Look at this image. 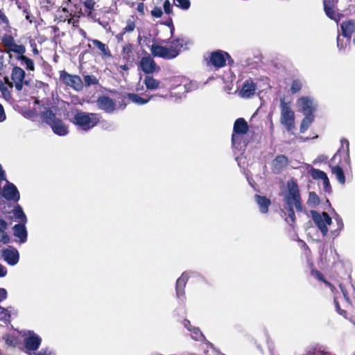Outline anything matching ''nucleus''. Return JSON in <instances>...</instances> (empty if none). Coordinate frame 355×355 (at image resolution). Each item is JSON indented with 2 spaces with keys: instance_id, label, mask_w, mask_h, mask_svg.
<instances>
[{
  "instance_id": "774afa93",
  "label": "nucleus",
  "mask_w": 355,
  "mask_h": 355,
  "mask_svg": "<svg viewBox=\"0 0 355 355\" xmlns=\"http://www.w3.org/2000/svg\"><path fill=\"white\" fill-rule=\"evenodd\" d=\"M121 69H123V70H128V67L127 65L124 64V65H121L120 67Z\"/></svg>"
},
{
  "instance_id": "c756f323",
  "label": "nucleus",
  "mask_w": 355,
  "mask_h": 355,
  "mask_svg": "<svg viewBox=\"0 0 355 355\" xmlns=\"http://www.w3.org/2000/svg\"><path fill=\"white\" fill-rule=\"evenodd\" d=\"M8 223L3 219L0 218V243L7 244L10 242V236L6 232Z\"/></svg>"
},
{
  "instance_id": "bf43d9fd",
  "label": "nucleus",
  "mask_w": 355,
  "mask_h": 355,
  "mask_svg": "<svg viewBox=\"0 0 355 355\" xmlns=\"http://www.w3.org/2000/svg\"><path fill=\"white\" fill-rule=\"evenodd\" d=\"M7 297V292L4 288H0V302Z\"/></svg>"
},
{
  "instance_id": "0eeeda50",
  "label": "nucleus",
  "mask_w": 355,
  "mask_h": 355,
  "mask_svg": "<svg viewBox=\"0 0 355 355\" xmlns=\"http://www.w3.org/2000/svg\"><path fill=\"white\" fill-rule=\"evenodd\" d=\"M1 41L6 47L5 52L8 53L12 52L17 54V55H21L26 52V47L22 44H16L13 37L10 35H5Z\"/></svg>"
},
{
  "instance_id": "473e14b6",
  "label": "nucleus",
  "mask_w": 355,
  "mask_h": 355,
  "mask_svg": "<svg viewBox=\"0 0 355 355\" xmlns=\"http://www.w3.org/2000/svg\"><path fill=\"white\" fill-rule=\"evenodd\" d=\"M305 117L302 119L300 125V132H304L311 125L314 119L313 114H304Z\"/></svg>"
},
{
  "instance_id": "69168bd1",
  "label": "nucleus",
  "mask_w": 355,
  "mask_h": 355,
  "mask_svg": "<svg viewBox=\"0 0 355 355\" xmlns=\"http://www.w3.org/2000/svg\"><path fill=\"white\" fill-rule=\"evenodd\" d=\"M1 92H2V93H3V94L4 96H6V95H7V94H9V92H8V89H7L5 86L2 87L1 88Z\"/></svg>"
},
{
  "instance_id": "864d4df0",
  "label": "nucleus",
  "mask_w": 355,
  "mask_h": 355,
  "mask_svg": "<svg viewBox=\"0 0 355 355\" xmlns=\"http://www.w3.org/2000/svg\"><path fill=\"white\" fill-rule=\"evenodd\" d=\"M52 352L49 349H42L39 352L35 353V355H51Z\"/></svg>"
},
{
  "instance_id": "4468645a",
  "label": "nucleus",
  "mask_w": 355,
  "mask_h": 355,
  "mask_svg": "<svg viewBox=\"0 0 355 355\" xmlns=\"http://www.w3.org/2000/svg\"><path fill=\"white\" fill-rule=\"evenodd\" d=\"M60 78L65 85L77 91H80L83 89V81L78 76H73L65 71H62L60 74Z\"/></svg>"
},
{
  "instance_id": "3c124183",
  "label": "nucleus",
  "mask_w": 355,
  "mask_h": 355,
  "mask_svg": "<svg viewBox=\"0 0 355 355\" xmlns=\"http://www.w3.org/2000/svg\"><path fill=\"white\" fill-rule=\"evenodd\" d=\"M96 21H97L99 25H101L104 29H105L106 31H108L110 27L109 26V23L108 21H102L101 19H95Z\"/></svg>"
},
{
  "instance_id": "58836bf2",
  "label": "nucleus",
  "mask_w": 355,
  "mask_h": 355,
  "mask_svg": "<svg viewBox=\"0 0 355 355\" xmlns=\"http://www.w3.org/2000/svg\"><path fill=\"white\" fill-rule=\"evenodd\" d=\"M190 332L191 336L193 339L198 341H201L203 340L204 336L199 328L195 327L194 328H192V330Z\"/></svg>"
},
{
  "instance_id": "2f4dec72",
  "label": "nucleus",
  "mask_w": 355,
  "mask_h": 355,
  "mask_svg": "<svg viewBox=\"0 0 355 355\" xmlns=\"http://www.w3.org/2000/svg\"><path fill=\"white\" fill-rule=\"evenodd\" d=\"M144 83L147 89L155 90L159 87L160 82L155 79L153 76H146L144 78Z\"/></svg>"
},
{
  "instance_id": "412c9836",
  "label": "nucleus",
  "mask_w": 355,
  "mask_h": 355,
  "mask_svg": "<svg viewBox=\"0 0 355 355\" xmlns=\"http://www.w3.org/2000/svg\"><path fill=\"white\" fill-rule=\"evenodd\" d=\"M340 28L343 37L347 38V43H349L352 35L355 33V21L348 20L343 22Z\"/></svg>"
},
{
  "instance_id": "20e7f679",
  "label": "nucleus",
  "mask_w": 355,
  "mask_h": 355,
  "mask_svg": "<svg viewBox=\"0 0 355 355\" xmlns=\"http://www.w3.org/2000/svg\"><path fill=\"white\" fill-rule=\"evenodd\" d=\"M281 123L286 127L288 132L295 128V114L291 109V103L286 102L284 98L280 99Z\"/></svg>"
},
{
  "instance_id": "5fc2aeb1",
  "label": "nucleus",
  "mask_w": 355,
  "mask_h": 355,
  "mask_svg": "<svg viewBox=\"0 0 355 355\" xmlns=\"http://www.w3.org/2000/svg\"><path fill=\"white\" fill-rule=\"evenodd\" d=\"M6 116L5 114L3 106L0 104V122H3L6 120Z\"/></svg>"
},
{
  "instance_id": "e433bc0d",
  "label": "nucleus",
  "mask_w": 355,
  "mask_h": 355,
  "mask_svg": "<svg viewBox=\"0 0 355 355\" xmlns=\"http://www.w3.org/2000/svg\"><path fill=\"white\" fill-rule=\"evenodd\" d=\"M335 220L337 224V229L331 232V234L333 235L334 238L337 237L339 235L340 231L344 227L343 220L338 215H337L335 218Z\"/></svg>"
},
{
  "instance_id": "09e8293b",
  "label": "nucleus",
  "mask_w": 355,
  "mask_h": 355,
  "mask_svg": "<svg viewBox=\"0 0 355 355\" xmlns=\"http://www.w3.org/2000/svg\"><path fill=\"white\" fill-rule=\"evenodd\" d=\"M162 10L160 8H158V7H155L152 11H151V15L156 17V18H159L162 15Z\"/></svg>"
},
{
  "instance_id": "9d476101",
  "label": "nucleus",
  "mask_w": 355,
  "mask_h": 355,
  "mask_svg": "<svg viewBox=\"0 0 355 355\" xmlns=\"http://www.w3.org/2000/svg\"><path fill=\"white\" fill-rule=\"evenodd\" d=\"M150 51L154 56L166 60L173 59L177 56V52L173 49L158 44H153L150 47Z\"/></svg>"
},
{
  "instance_id": "6e6552de",
  "label": "nucleus",
  "mask_w": 355,
  "mask_h": 355,
  "mask_svg": "<svg viewBox=\"0 0 355 355\" xmlns=\"http://www.w3.org/2000/svg\"><path fill=\"white\" fill-rule=\"evenodd\" d=\"M248 130V125L243 119H236L234 124V132L232 137V143L234 148H237L236 144H239L241 140V135L245 134Z\"/></svg>"
},
{
  "instance_id": "f8f14e48",
  "label": "nucleus",
  "mask_w": 355,
  "mask_h": 355,
  "mask_svg": "<svg viewBox=\"0 0 355 355\" xmlns=\"http://www.w3.org/2000/svg\"><path fill=\"white\" fill-rule=\"evenodd\" d=\"M309 173L313 178V179L321 181V183L322 184V189L324 192H331V188L329 180L327 177V175L324 171L311 167V168L309 170Z\"/></svg>"
},
{
  "instance_id": "a19ab883",
  "label": "nucleus",
  "mask_w": 355,
  "mask_h": 355,
  "mask_svg": "<svg viewBox=\"0 0 355 355\" xmlns=\"http://www.w3.org/2000/svg\"><path fill=\"white\" fill-rule=\"evenodd\" d=\"M311 273L318 279L322 281L326 284L327 286L330 288L331 290L333 289V288H334L333 285L324 279L323 275L320 272H319L318 270H313Z\"/></svg>"
},
{
  "instance_id": "1a4fd4ad",
  "label": "nucleus",
  "mask_w": 355,
  "mask_h": 355,
  "mask_svg": "<svg viewBox=\"0 0 355 355\" xmlns=\"http://www.w3.org/2000/svg\"><path fill=\"white\" fill-rule=\"evenodd\" d=\"M230 64L233 62L230 55L223 51H217L213 52L209 58V62L216 68L223 67L226 64V62Z\"/></svg>"
},
{
  "instance_id": "de8ad7c7",
  "label": "nucleus",
  "mask_w": 355,
  "mask_h": 355,
  "mask_svg": "<svg viewBox=\"0 0 355 355\" xmlns=\"http://www.w3.org/2000/svg\"><path fill=\"white\" fill-rule=\"evenodd\" d=\"M164 10L166 14H171L172 12L171 4L168 0H166L164 2Z\"/></svg>"
},
{
  "instance_id": "680f3d73",
  "label": "nucleus",
  "mask_w": 355,
  "mask_h": 355,
  "mask_svg": "<svg viewBox=\"0 0 355 355\" xmlns=\"http://www.w3.org/2000/svg\"><path fill=\"white\" fill-rule=\"evenodd\" d=\"M125 33L122 31L121 33H120L116 35V38L118 42H121L123 40V35Z\"/></svg>"
},
{
  "instance_id": "4c0bfd02",
  "label": "nucleus",
  "mask_w": 355,
  "mask_h": 355,
  "mask_svg": "<svg viewBox=\"0 0 355 355\" xmlns=\"http://www.w3.org/2000/svg\"><path fill=\"white\" fill-rule=\"evenodd\" d=\"M320 203V199L315 192H310L307 204L311 207H315Z\"/></svg>"
},
{
  "instance_id": "f03ea898",
  "label": "nucleus",
  "mask_w": 355,
  "mask_h": 355,
  "mask_svg": "<svg viewBox=\"0 0 355 355\" xmlns=\"http://www.w3.org/2000/svg\"><path fill=\"white\" fill-rule=\"evenodd\" d=\"M285 206H295L297 211L302 212L301 196L296 180L292 179L287 182V192L284 194Z\"/></svg>"
},
{
  "instance_id": "79ce46f5",
  "label": "nucleus",
  "mask_w": 355,
  "mask_h": 355,
  "mask_svg": "<svg viewBox=\"0 0 355 355\" xmlns=\"http://www.w3.org/2000/svg\"><path fill=\"white\" fill-rule=\"evenodd\" d=\"M302 87V83L299 80H295L293 81L291 87V91L292 93L295 94L298 92Z\"/></svg>"
},
{
  "instance_id": "ddd939ff",
  "label": "nucleus",
  "mask_w": 355,
  "mask_h": 355,
  "mask_svg": "<svg viewBox=\"0 0 355 355\" xmlns=\"http://www.w3.org/2000/svg\"><path fill=\"white\" fill-rule=\"evenodd\" d=\"M297 105L304 114H313L317 103L312 97L302 96L297 100Z\"/></svg>"
},
{
  "instance_id": "f704fd0d",
  "label": "nucleus",
  "mask_w": 355,
  "mask_h": 355,
  "mask_svg": "<svg viewBox=\"0 0 355 355\" xmlns=\"http://www.w3.org/2000/svg\"><path fill=\"white\" fill-rule=\"evenodd\" d=\"M133 46L132 44H126L123 46L121 56L123 60L129 61L132 57Z\"/></svg>"
},
{
  "instance_id": "603ef678",
  "label": "nucleus",
  "mask_w": 355,
  "mask_h": 355,
  "mask_svg": "<svg viewBox=\"0 0 355 355\" xmlns=\"http://www.w3.org/2000/svg\"><path fill=\"white\" fill-rule=\"evenodd\" d=\"M184 327L189 331H191L192 330V328H194L195 327L192 326L191 324V322L189 320L184 319L182 322Z\"/></svg>"
},
{
  "instance_id": "7ed1b4c3",
  "label": "nucleus",
  "mask_w": 355,
  "mask_h": 355,
  "mask_svg": "<svg viewBox=\"0 0 355 355\" xmlns=\"http://www.w3.org/2000/svg\"><path fill=\"white\" fill-rule=\"evenodd\" d=\"M100 119L98 114L78 110L73 115V123L83 130L87 131L95 127Z\"/></svg>"
},
{
  "instance_id": "a18cd8bd",
  "label": "nucleus",
  "mask_w": 355,
  "mask_h": 355,
  "mask_svg": "<svg viewBox=\"0 0 355 355\" xmlns=\"http://www.w3.org/2000/svg\"><path fill=\"white\" fill-rule=\"evenodd\" d=\"M10 315L8 310L0 306V320L2 321H8Z\"/></svg>"
},
{
  "instance_id": "6ab92c4d",
  "label": "nucleus",
  "mask_w": 355,
  "mask_h": 355,
  "mask_svg": "<svg viewBox=\"0 0 355 355\" xmlns=\"http://www.w3.org/2000/svg\"><path fill=\"white\" fill-rule=\"evenodd\" d=\"M1 256L5 261L10 266L16 265L19 259V254L15 248L5 249L2 251Z\"/></svg>"
},
{
  "instance_id": "37998d69",
  "label": "nucleus",
  "mask_w": 355,
  "mask_h": 355,
  "mask_svg": "<svg viewBox=\"0 0 355 355\" xmlns=\"http://www.w3.org/2000/svg\"><path fill=\"white\" fill-rule=\"evenodd\" d=\"M84 81L86 86H90L92 85H96L98 83V80L94 76H85L84 77Z\"/></svg>"
},
{
  "instance_id": "7c9ffc66",
  "label": "nucleus",
  "mask_w": 355,
  "mask_h": 355,
  "mask_svg": "<svg viewBox=\"0 0 355 355\" xmlns=\"http://www.w3.org/2000/svg\"><path fill=\"white\" fill-rule=\"evenodd\" d=\"M294 208L295 206H285L284 209V213L286 216L285 220L290 225H293L295 221Z\"/></svg>"
},
{
  "instance_id": "a878e982",
  "label": "nucleus",
  "mask_w": 355,
  "mask_h": 355,
  "mask_svg": "<svg viewBox=\"0 0 355 355\" xmlns=\"http://www.w3.org/2000/svg\"><path fill=\"white\" fill-rule=\"evenodd\" d=\"M254 200L259 206L260 211L262 214H266L268 211L270 200L266 197L259 195H255Z\"/></svg>"
},
{
  "instance_id": "0e129e2a",
  "label": "nucleus",
  "mask_w": 355,
  "mask_h": 355,
  "mask_svg": "<svg viewBox=\"0 0 355 355\" xmlns=\"http://www.w3.org/2000/svg\"><path fill=\"white\" fill-rule=\"evenodd\" d=\"M144 4L143 3H140L137 6V10L140 12H144Z\"/></svg>"
},
{
  "instance_id": "393cba45",
  "label": "nucleus",
  "mask_w": 355,
  "mask_h": 355,
  "mask_svg": "<svg viewBox=\"0 0 355 355\" xmlns=\"http://www.w3.org/2000/svg\"><path fill=\"white\" fill-rule=\"evenodd\" d=\"M51 128L53 132L59 136H65L69 132L68 127L60 119L54 122Z\"/></svg>"
},
{
  "instance_id": "338daca9",
  "label": "nucleus",
  "mask_w": 355,
  "mask_h": 355,
  "mask_svg": "<svg viewBox=\"0 0 355 355\" xmlns=\"http://www.w3.org/2000/svg\"><path fill=\"white\" fill-rule=\"evenodd\" d=\"M326 159H327V157L325 156V155H320L318 157V159H317V160L319 161V162H323V161H324Z\"/></svg>"
},
{
  "instance_id": "5701e85b",
  "label": "nucleus",
  "mask_w": 355,
  "mask_h": 355,
  "mask_svg": "<svg viewBox=\"0 0 355 355\" xmlns=\"http://www.w3.org/2000/svg\"><path fill=\"white\" fill-rule=\"evenodd\" d=\"M25 224H17L13 227L14 236L19 239L21 243H25L27 240V231Z\"/></svg>"
},
{
  "instance_id": "cd10ccee",
  "label": "nucleus",
  "mask_w": 355,
  "mask_h": 355,
  "mask_svg": "<svg viewBox=\"0 0 355 355\" xmlns=\"http://www.w3.org/2000/svg\"><path fill=\"white\" fill-rule=\"evenodd\" d=\"M41 118L43 121H44L46 124H48L50 126L54 124V122L59 119L58 118L56 117L53 112L50 109H47L45 111L42 112L41 114Z\"/></svg>"
},
{
  "instance_id": "e2e57ef3",
  "label": "nucleus",
  "mask_w": 355,
  "mask_h": 355,
  "mask_svg": "<svg viewBox=\"0 0 355 355\" xmlns=\"http://www.w3.org/2000/svg\"><path fill=\"white\" fill-rule=\"evenodd\" d=\"M167 25L169 27L171 35H173L175 28H174V26H173V25L172 24V21H170L169 22H168Z\"/></svg>"
},
{
  "instance_id": "423d86ee",
  "label": "nucleus",
  "mask_w": 355,
  "mask_h": 355,
  "mask_svg": "<svg viewBox=\"0 0 355 355\" xmlns=\"http://www.w3.org/2000/svg\"><path fill=\"white\" fill-rule=\"evenodd\" d=\"M311 214L314 223L321 232L322 236H327L328 233V225H331L332 220L326 212L320 213L317 211H311Z\"/></svg>"
},
{
  "instance_id": "c9c22d12",
  "label": "nucleus",
  "mask_w": 355,
  "mask_h": 355,
  "mask_svg": "<svg viewBox=\"0 0 355 355\" xmlns=\"http://www.w3.org/2000/svg\"><path fill=\"white\" fill-rule=\"evenodd\" d=\"M170 44L169 49H172L177 52V55L179 54L181 48L183 46V40L181 39L173 40L170 42H167Z\"/></svg>"
},
{
  "instance_id": "c03bdc74",
  "label": "nucleus",
  "mask_w": 355,
  "mask_h": 355,
  "mask_svg": "<svg viewBox=\"0 0 355 355\" xmlns=\"http://www.w3.org/2000/svg\"><path fill=\"white\" fill-rule=\"evenodd\" d=\"M175 4L184 10H187L190 7L189 0H174Z\"/></svg>"
},
{
  "instance_id": "dca6fc26",
  "label": "nucleus",
  "mask_w": 355,
  "mask_h": 355,
  "mask_svg": "<svg viewBox=\"0 0 355 355\" xmlns=\"http://www.w3.org/2000/svg\"><path fill=\"white\" fill-rule=\"evenodd\" d=\"M139 67L144 73L148 74L153 73L155 71L159 69V67L150 55L141 58L139 62Z\"/></svg>"
},
{
  "instance_id": "a211bd4d",
  "label": "nucleus",
  "mask_w": 355,
  "mask_h": 355,
  "mask_svg": "<svg viewBox=\"0 0 355 355\" xmlns=\"http://www.w3.org/2000/svg\"><path fill=\"white\" fill-rule=\"evenodd\" d=\"M96 103L99 109L107 113H112L116 109V103L114 101L105 96L98 97Z\"/></svg>"
},
{
  "instance_id": "39448f33",
  "label": "nucleus",
  "mask_w": 355,
  "mask_h": 355,
  "mask_svg": "<svg viewBox=\"0 0 355 355\" xmlns=\"http://www.w3.org/2000/svg\"><path fill=\"white\" fill-rule=\"evenodd\" d=\"M6 83L10 87H15L16 90L21 91L24 85L28 86L29 81L26 79V73L24 69L18 66H15L11 71L10 80L6 78Z\"/></svg>"
},
{
  "instance_id": "bb28decb",
  "label": "nucleus",
  "mask_w": 355,
  "mask_h": 355,
  "mask_svg": "<svg viewBox=\"0 0 355 355\" xmlns=\"http://www.w3.org/2000/svg\"><path fill=\"white\" fill-rule=\"evenodd\" d=\"M288 164V159L287 157L284 155H278L276 157V158L272 162V167L273 170L276 173H279L281 171V170L286 166Z\"/></svg>"
},
{
  "instance_id": "49530a36",
  "label": "nucleus",
  "mask_w": 355,
  "mask_h": 355,
  "mask_svg": "<svg viewBox=\"0 0 355 355\" xmlns=\"http://www.w3.org/2000/svg\"><path fill=\"white\" fill-rule=\"evenodd\" d=\"M135 28V24L132 20L129 19L126 22L125 26L123 28V31L124 33L132 32Z\"/></svg>"
},
{
  "instance_id": "4be33fe9",
  "label": "nucleus",
  "mask_w": 355,
  "mask_h": 355,
  "mask_svg": "<svg viewBox=\"0 0 355 355\" xmlns=\"http://www.w3.org/2000/svg\"><path fill=\"white\" fill-rule=\"evenodd\" d=\"M324 10L327 16L338 23L340 20V15L334 10V4L331 1L324 0Z\"/></svg>"
},
{
  "instance_id": "052dcab7",
  "label": "nucleus",
  "mask_w": 355,
  "mask_h": 355,
  "mask_svg": "<svg viewBox=\"0 0 355 355\" xmlns=\"http://www.w3.org/2000/svg\"><path fill=\"white\" fill-rule=\"evenodd\" d=\"M185 89L187 92L191 91L196 87V85L193 83H189V85H184Z\"/></svg>"
},
{
  "instance_id": "aec40b11",
  "label": "nucleus",
  "mask_w": 355,
  "mask_h": 355,
  "mask_svg": "<svg viewBox=\"0 0 355 355\" xmlns=\"http://www.w3.org/2000/svg\"><path fill=\"white\" fill-rule=\"evenodd\" d=\"M188 278V273L184 272L177 279L175 286L176 295L180 300H183V298L184 297V287L186 286Z\"/></svg>"
},
{
  "instance_id": "f257e3e1",
  "label": "nucleus",
  "mask_w": 355,
  "mask_h": 355,
  "mask_svg": "<svg viewBox=\"0 0 355 355\" xmlns=\"http://www.w3.org/2000/svg\"><path fill=\"white\" fill-rule=\"evenodd\" d=\"M341 144L343 148L346 147L345 150L341 151L339 150L331 158L329 166L331 168V173L334 175L339 183L344 184L345 183V176L343 168L350 166L349 141L347 139H342Z\"/></svg>"
},
{
  "instance_id": "9b49d317",
  "label": "nucleus",
  "mask_w": 355,
  "mask_h": 355,
  "mask_svg": "<svg viewBox=\"0 0 355 355\" xmlns=\"http://www.w3.org/2000/svg\"><path fill=\"white\" fill-rule=\"evenodd\" d=\"M24 346L27 351H36L42 342L41 338L35 333L28 331L24 335Z\"/></svg>"
},
{
  "instance_id": "f3484780",
  "label": "nucleus",
  "mask_w": 355,
  "mask_h": 355,
  "mask_svg": "<svg viewBox=\"0 0 355 355\" xmlns=\"http://www.w3.org/2000/svg\"><path fill=\"white\" fill-rule=\"evenodd\" d=\"M256 90V84L252 79H248L243 83L241 89L239 91V96L242 98H248L255 94Z\"/></svg>"
},
{
  "instance_id": "8fccbe9b",
  "label": "nucleus",
  "mask_w": 355,
  "mask_h": 355,
  "mask_svg": "<svg viewBox=\"0 0 355 355\" xmlns=\"http://www.w3.org/2000/svg\"><path fill=\"white\" fill-rule=\"evenodd\" d=\"M95 4L94 0H85L84 2L85 6L90 10L94 9Z\"/></svg>"
},
{
  "instance_id": "72a5a7b5",
  "label": "nucleus",
  "mask_w": 355,
  "mask_h": 355,
  "mask_svg": "<svg viewBox=\"0 0 355 355\" xmlns=\"http://www.w3.org/2000/svg\"><path fill=\"white\" fill-rule=\"evenodd\" d=\"M128 99L132 103L137 105H144L149 102L153 96L147 99H145L141 97L139 94H128Z\"/></svg>"
},
{
  "instance_id": "c85d7f7f",
  "label": "nucleus",
  "mask_w": 355,
  "mask_h": 355,
  "mask_svg": "<svg viewBox=\"0 0 355 355\" xmlns=\"http://www.w3.org/2000/svg\"><path fill=\"white\" fill-rule=\"evenodd\" d=\"M16 59L19 61L20 65L24 67L27 71L35 70V63L33 60L24 55H17Z\"/></svg>"
},
{
  "instance_id": "6e6d98bb",
  "label": "nucleus",
  "mask_w": 355,
  "mask_h": 355,
  "mask_svg": "<svg viewBox=\"0 0 355 355\" xmlns=\"http://www.w3.org/2000/svg\"><path fill=\"white\" fill-rule=\"evenodd\" d=\"M0 21L4 24H8V17L2 10H0Z\"/></svg>"
},
{
  "instance_id": "2eb2a0df",
  "label": "nucleus",
  "mask_w": 355,
  "mask_h": 355,
  "mask_svg": "<svg viewBox=\"0 0 355 355\" xmlns=\"http://www.w3.org/2000/svg\"><path fill=\"white\" fill-rule=\"evenodd\" d=\"M5 181L6 184L1 190L2 196L7 200L17 202L19 200L20 196L17 187L8 180H6Z\"/></svg>"
},
{
  "instance_id": "b1692460",
  "label": "nucleus",
  "mask_w": 355,
  "mask_h": 355,
  "mask_svg": "<svg viewBox=\"0 0 355 355\" xmlns=\"http://www.w3.org/2000/svg\"><path fill=\"white\" fill-rule=\"evenodd\" d=\"M11 217L15 218V220L18 221L19 224L26 223L27 218L26 214H24L21 207L19 205H17L15 206L11 212Z\"/></svg>"
},
{
  "instance_id": "ea45409f",
  "label": "nucleus",
  "mask_w": 355,
  "mask_h": 355,
  "mask_svg": "<svg viewBox=\"0 0 355 355\" xmlns=\"http://www.w3.org/2000/svg\"><path fill=\"white\" fill-rule=\"evenodd\" d=\"M92 44L96 48H98L104 55H109L108 48L106 46L105 44L97 40H92Z\"/></svg>"
},
{
  "instance_id": "13d9d810",
  "label": "nucleus",
  "mask_w": 355,
  "mask_h": 355,
  "mask_svg": "<svg viewBox=\"0 0 355 355\" xmlns=\"http://www.w3.org/2000/svg\"><path fill=\"white\" fill-rule=\"evenodd\" d=\"M337 45L340 50L345 49V46L347 45V43L343 44L341 41L340 37L338 36L337 38Z\"/></svg>"
},
{
  "instance_id": "4d7b16f0",
  "label": "nucleus",
  "mask_w": 355,
  "mask_h": 355,
  "mask_svg": "<svg viewBox=\"0 0 355 355\" xmlns=\"http://www.w3.org/2000/svg\"><path fill=\"white\" fill-rule=\"evenodd\" d=\"M7 275L6 268L0 263V277H4Z\"/></svg>"
}]
</instances>
